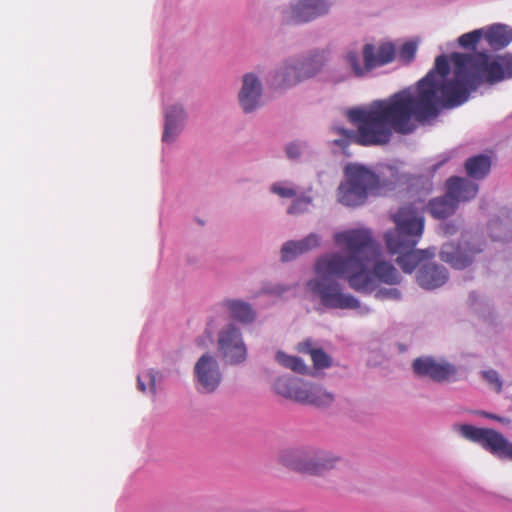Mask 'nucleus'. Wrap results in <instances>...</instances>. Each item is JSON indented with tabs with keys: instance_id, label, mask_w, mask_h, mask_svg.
<instances>
[{
	"instance_id": "f257e3e1",
	"label": "nucleus",
	"mask_w": 512,
	"mask_h": 512,
	"mask_svg": "<svg viewBox=\"0 0 512 512\" xmlns=\"http://www.w3.org/2000/svg\"><path fill=\"white\" fill-rule=\"evenodd\" d=\"M449 58L453 66L451 79L447 78L450 72L447 56H437L434 68L415 89H404L366 107L350 109L347 117L356 131L334 127L338 138L333 143L343 150L352 143L387 145L394 132L402 135L413 132L415 122L436 117L441 108L462 105L483 83L496 84L512 78V53L492 58L484 52H454Z\"/></svg>"
},
{
	"instance_id": "f03ea898",
	"label": "nucleus",
	"mask_w": 512,
	"mask_h": 512,
	"mask_svg": "<svg viewBox=\"0 0 512 512\" xmlns=\"http://www.w3.org/2000/svg\"><path fill=\"white\" fill-rule=\"evenodd\" d=\"M336 245L349 252L345 257L333 253L318 259L316 278L307 282V288L323 306L331 309H356L359 301L343 293L337 277L345 276L349 286L358 292L372 289L374 277L386 284H398L400 275L389 262L379 261L380 246L367 229H351L335 233Z\"/></svg>"
},
{
	"instance_id": "7ed1b4c3",
	"label": "nucleus",
	"mask_w": 512,
	"mask_h": 512,
	"mask_svg": "<svg viewBox=\"0 0 512 512\" xmlns=\"http://www.w3.org/2000/svg\"><path fill=\"white\" fill-rule=\"evenodd\" d=\"M424 202L404 205L392 215L395 228L385 233L384 239L390 254H398L397 264L404 273H412L417 266L433 257L428 250H416L424 231Z\"/></svg>"
},
{
	"instance_id": "20e7f679",
	"label": "nucleus",
	"mask_w": 512,
	"mask_h": 512,
	"mask_svg": "<svg viewBox=\"0 0 512 512\" xmlns=\"http://www.w3.org/2000/svg\"><path fill=\"white\" fill-rule=\"evenodd\" d=\"M369 193L381 194L382 186L377 175L361 165L345 168V181L338 187V200L346 206L363 204Z\"/></svg>"
},
{
	"instance_id": "39448f33",
	"label": "nucleus",
	"mask_w": 512,
	"mask_h": 512,
	"mask_svg": "<svg viewBox=\"0 0 512 512\" xmlns=\"http://www.w3.org/2000/svg\"><path fill=\"white\" fill-rule=\"evenodd\" d=\"M280 460L292 470L317 476L336 468L341 461L331 452L314 448L287 450Z\"/></svg>"
},
{
	"instance_id": "423d86ee",
	"label": "nucleus",
	"mask_w": 512,
	"mask_h": 512,
	"mask_svg": "<svg viewBox=\"0 0 512 512\" xmlns=\"http://www.w3.org/2000/svg\"><path fill=\"white\" fill-rule=\"evenodd\" d=\"M447 192L443 197L429 202V211L434 218L444 219L454 213L459 201H468L478 192V185L461 177H451L446 182Z\"/></svg>"
},
{
	"instance_id": "0eeeda50",
	"label": "nucleus",
	"mask_w": 512,
	"mask_h": 512,
	"mask_svg": "<svg viewBox=\"0 0 512 512\" xmlns=\"http://www.w3.org/2000/svg\"><path fill=\"white\" fill-rule=\"evenodd\" d=\"M458 431L464 438L480 444L493 455L512 460V443L500 432L489 428H478L469 424L459 425Z\"/></svg>"
},
{
	"instance_id": "6e6552de",
	"label": "nucleus",
	"mask_w": 512,
	"mask_h": 512,
	"mask_svg": "<svg viewBox=\"0 0 512 512\" xmlns=\"http://www.w3.org/2000/svg\"><path fill=\"white\" fill-rule=\"evenodd\" d=\"M327 60L328 52L326 50H315L301 62L297 61L302 75L295 76L293 79H287L286 74L288 73V70L297 69L296 65H287L281 71L276 72L274 77L275 84L280 88H287L296 85L300 81L313 77L318 73Z\"/></svg>"
},
{
	"instance_id": "1a4fd4ad",
	"label": "nucleus",
	"mask_w": 512,
	"mask_h": 512,
	"mask_svg": "<svg viewBox=\"0 0 512 512\" xmlns=\"http://www.w3.org/2000/svg\"><path fill=\"white\" fill-rule=\"evenodd\" d=\"M328 10L325 0H294L283 10L282 18L287 25H298L313 21Z\"/></svg>"
},
{
	"instance_id": "9d476101",
	"label": "nucleus",
	"mask_w": 512,
	"mask_h": 512,
	"mask_svg": "<svg viewBox=\"0 0 512 512\" xmlns=\"http://www.w3.org/2000/svg\"><path fill=\"white\" fill-rule=\"evenodd\" d=\"M413 372L419 377H428L434 382L442 383L455 380L457 368L444 359L431 356L416 358L412 363Z\"/></svg>"
},
{
	"instance_id": "9b49d317",
	"label": "nucleus",
	"mask_w": 512,
	"mask_h": 512,
	"mask_svg": "<svg viewBox=\"0 0 512 512\" xmlns=\"http://www.w3.org/2000/svg\"><path fill=\"white\" fill-rule=\"evenodd\" d=\"M218 350L223 360L229 364H238L246 359V347L235 325L229 324L219 332Z\"/></svg>"
},
{
	"instance_id": "f8f14e48",
	"label": "nucleus",
	"mask_w": 512,
	"mask_h": 512,
	"mask_svg": "<svg viewBox=\"0 0 512 512\" xmlns=\"http://www.w3.org/2000/svg\"><path fill=\"white\" fill-rule=\"evenodd\" d=\"M483 250V245L477 241L458 245L446 243L442 246L440 257L452 268L461 270L470 266Z\"/></svg>"
},
{
	"instance_id": "ddd939ff",
	"label": "nucleus",
	"mask_w": 512,
	"mask_h": 512,
	"mask_svg": "<svg viewBox=\"0 0 512 512\" xmlns=\"http://www.w3.org/2000/svg\"><path fill=\"white\" fill-rule=\"evenodd\" d=\"M194 375L198 388L202 392L212 393L220 385L222 374L215 357L209 354L202 355L194 366Z\"/></svg>"
},
{
	"instance_id": "4468645a",
	"label": "nucleus",
	"mask_w": 512,
	"mask_h": 512,
	"mask_svg": "<svg viewBox=\"0 0 512 512\" xmlns=\"http://www.w3.org/2000/svg\"><path fill=\"white\" fill-rule=\"evenodd\" d=\"M262 95V85L260 80L252 73L243 77V85L239 92V102L246 113L255 110L260 103Z\"/></svg>"
},
{
	"instance_id": "2eb2a0df",
	"label": "nucleus",
	"mask_w": 512,
	"mask_h": 512,
	"mask_svg": "<svg viewBox=\"0 0 512 512\" xmlns=\"http://www.w3.org/2000/svg\"><path fill=\"white\" fill-rule=\"evenodd\" d=\"M416 279L422 288L433 290L447 282L448 272L443 266L427 262L419 268Z\"/></svg>"
},
{
	"instance_id": "dca6fc26",
	"label": "nucleus",
	"mask_w": 512,
	"mask_h": 512,
	"mask_svg": "<svg viewBox=\"0 0 512 512\" xmlns=\"http://www.w3.org/2000/svg\"><path fill=\"white\" fill-rule=\"evenodd\" d=\"M362 54L366 58V67L374 69L394 60L395 47L391 43H385L376 50L372 44H366L363 47Z\"/></svg>"
},
{
	"instance_id": "f3484780",
	"label": "nucleus",
	"mask_w": 512,
	"mask_h": 512,
	"mask_svg": "<svg viewBox=\"0 0 512 512\" xmlns=\"http://www.w3.org/2000/svg\"><path fill=\"white\" fill-rule=\"evenodd\" d=\"M299 394L304 399H297V402L311 404L314 406H328L334 401V395L325 390L322 386L303 381Z\"/></svg>"
},
{
	"instance_id": "a211bd4d",
	"label": "nucleus",
	"mask_w": 512,
	"mask_h": 512,
	"mask_svg": "<svg viewBox=\"0 0 512 512\" xmlns=\"http://www.w3.org/2000/svg\"><path fill=\"white\" fill-rule=\"evenodd\" d=\"M320 245V238L318 235L312 233L299 241H288L281 248V259L285 262L290 261L306 253Z\"/></svg>"
},
{
	"instance_id": "6ab92c4d",
	"label": "nucleus",
	"mask_w": 512,
	"mask_h": 512,
	"mask_svg": "<svg viewBox=\"0 0 512 512\" xmlns=\"http://www.w3.org/2000/svg\"><path fill=\"white\" fill-rule=\"evenodd\" d=\"M320 245V238L318 235L312 233L299 241H288L281 248V259L285 262L290 261L306 253Z\"/></svg>"
},
{
	"instance_id": "aec40b11",
	"label": "nucleus",
	"mask_w": 512,
	"mask_h": 512,
	"mask_svg": "<svg viewBox=\"0 0 512 512\" xmlns=\"http://www.w3.org/2000/svg\"><path fill=\"white\" fill-rule=\"evenodd\" d=\"M484 37L493 49H503L512 42V28L505 24H493L486 29Z\"/></svg>"
},
{
	"instance_id": "412c9836",
	"label": "nucleus",
	"mask_w": 512,
	"mask_h": 512,
	"mask_svg": "<svg viewBox=\"0 0 512 512\" xmlns=\"http://www.w3.org/2000/svg\"><path fill=\"white\" fill-rule=\"evenodd\" d=\"M185 119V112L182 107L174 105L165 113V128L162 136L164 142L171 141L178 133L179 127Z\"/></svg>"
},
{
	"instance_id": "4be33fe9",
	"label": "nucleus",
	"mask_w": 512,
	"mask_h": 512,
	"mask_svg": "<svg viewBox=\"0 0 512 512\" xmlns=\"http://www.w3.org/2000/svg\"><path fill=\"white\" fill-rule=\"evenodd\" d=\"M302 384L303 381L301 379L282 376L275 380L273 389L278 395L297 402V399H304L299 394Z\"/></svg>"
},
{
	"instance_id": "5701e85b",
	"label": "nucleus",
	"mask_w": 512,
	"mask_h": 512,
	"mask_svg": "<svg viewBox=\"0 0 512 512\" xmlns=\"http://www.w3.org/2000/svg\"><path fill=\"white\" fill-rule=\"evenodd\" d=\"M223 305L228 309L231 316L239 322L251 323L255 319V312L251 305L241 300H226Z\"/></svg>"
},
{
	"instance_id": "b1692460",
	"label": "nucleus",
	"mask_w": 512,
	"mask_h": 512,
	"mask_svg": "<svg viewBox=\"0 0 512 512\" xmlns=\"http://www.w3.org/2000/svg\"><path fill=\"white\" fill-rule=\"evenodd\" d=\"M491 168L490 157L477 155L470 157L465 162L467 174L474 179H483L488 175Z\"/></svg>"
},
{
	"instance_id": "393cba45",
	"label": "nucleus",
	"mask_w": 512,
	"mask_h": 512,
	"mask_svg": "<svg viewBox=\"0 0 512 512\" xmlns=\"http://www.w3.org/2000/svg\"><path fill=\"white\" fill-rule=\"evenodd\" d=\"M363 60L364 63L361 64L360 56L355 51H348L343 57V62L348 70L342 79L348 78L351 75L362 77L370 72L373 68H367L366 58L363 57Z\"/></svg>"
},
{
	"instance_id": "a878e982",
	"label": "nucleus",
	"mask_w": 512,
	"mask_h": 512,
	"mask_svg": "<svg viewBox=\"0 0 512 512\" xmlns=\"http://www.w3.org/2000/svg\"><path fill=\"white\" fill-rule=\"evenodd\" d=\"M301 351L311 356L313 365L317 369L328 368L331 365V358L320 348H312L311 343H303Z\"/></svg>"
},
{
	"instance_id": "bb28decb",
	"label": "nucleus",
	"mask_w": 512,
	"mask_h": 512,
	"mask_svg": "<svg viewBox=\"0 0 512 512\" xmlns=\"http://www.w3.org/2000/svg\"><path fill=\"white\" fill-rule=\"evenodd\" d=\"M277 362L285 368L291 369L297 373H304L306 371V365L299 357L287 355L281 351L276 354Z\"/></svg>"
},
{
	"instance_id": "cd10ccee",
	"label": "nucleus",
	"mask_w": 512,
	"mask_h": 512,
	"mask_svg": "<svg viewBox=\"0 0 512 512\" xmlns=\"http://www.w3.org/2000/svg\"><path fill=\"white\" fill-rule=\"evenodd\" d=\"M482 36L481 30H474L461 35L458 38V44L463 48H475Z\"/></svg>"
},
{
	"instance_id": "c85d7f7f",
	"label": "nucleus",
	"mask_w": 512,
	"mask_h": 512,
	"mask_svg": "<svg viewBox=\"0 0 512 512\" xmlns=\"http://www.w3.org/2000/svg\"><path fill=\"white\" fill-rule=\"evenodd\" d=\"M311 202V197H299L293 201V203L290 205L287 211L289 214L302 213L308 209V206L311 204Z\"/></svg>"
},
{
	"instance_id": "c756f323",
	"label": "nucleus",
	"mask_w": 512,
	"mask_h": 512,
	"mask_svg": "<svg viewBox=\"0 0 512 512\" xmlns=\"http://www.w3.org/2000/svg\"><path fill=\"white\" fill-rule=\"evenodd\" d=\"M417 50V45L414 42H406L404 43L399 50V57L406 61L410 62L413 60Z\"/></svg>"
},
{
	"instance_id": "7c9ffc66",
	"label": "nucleus",
	"mask_w": 512,
	"mask_h": 512,
	"mask_svg": "<svg viewBox=\"0 0 512 512\" xmlns=\"http://www.w3.org/2000/svg\"><path fill=\"white\" fill-rule=\"evenodd\" d=\"M482 376L497 392L501 391L502 382L495 370L483 371Z\"/></svg>"
},
{
	"instance_id": "2f4dec72",
	"label": "nucleus",
	"mask_w": 512,
	"mask_h": 512,
	"mask_svg": "<svg viewBox=\"0 0 512 512\" xmlns=\"http://www.w3.org/2000/svg\"><path fill=\"white\" fill-rule=\"evenodd\" d=\"M376 297L379 299H395L398 300L401 297V293L397 288L381 289L376 293Z\"/></svg>"
},
{
	"instance_id": "473e14b6",
	"label": "nucleus",
	"mask_w": 512,
	"mask_h": 512,
	"mask_svg": "<svg viewBox=\"0 0 512 512\" xmlns=\"http://www.w3.org/2000/svg\"><path fill=\"white\" fill-rule=\"evenodd\" d=\"M271 191L283 198H290L296 195V191L294 189L282 187L278 184L272 185Z\"/></svg>"
},
{
	"instance_id": "72a5a7b5",
	"label": "nucleus",
	"mask_w": 512,
	"mask_h": 512,
	"mask_svg": "<svg viewBox=\"0 0 512 512\" xmlns=\"http://www.w3.org/2000/svg\"><path fill=\"white\" fill-rule=\"evenodd\" d=\"M286 154L290 159H297L301 154V146L297 143H291L286 147Z\"/></svg>"
},
{
	"instance_id": "f704fd0d",
	"label": "nucleus",
	"mask_w": 512,
	"mask_h": 512,
	"mask_svg": "<svg viewBox=\"0 0 512 512\" xmlns=\"http://www.w3.org/2000/svg\"><path fill=\"white\" fill-rule=\"evenodd\" d=\"M287 65H296L297 66V69L296 70H288V73L286 74V78L287 79H293L295 76H298V75H302V72L300 71V68L297 64V62H293V63H286L281 69L280 71ZM279 72V70L277 71Z\"/></svg>"
},
{
	"instance_id": "c9c22d12",
	"label": "nucleus",
	"mask_w": 512,
	"mask_h": 512,
	"mask_svg": "<svg viewBox=\"0 0 512 512\" xmlns=\"http://www.w3.org/2000/svg\"><path fill=\"white\" fill-rule=\"evenodd\" d=\"M286 289L283 287H271V288H265V293L268 294H274V295H282Z\"/></svg>"
},
{
	"instance_id": "e433bc0d",
	"label": "nucleus",
	"mask_w": 512,
	"mask_h": 512,
	"mask_svg": "<svg viewBox=\"0 0 512 512\" xmlns=\"http://www.w3.org/2000/svg\"><path fill=\"white\" fill-rule=\"evenodd\" d=\"M484 416L487 417V418H490V419H495L501 423H509V420L508 419H505V418H501V417H498L496 415H493V414H489V413H484Z\"/></svg>"
},
{
	"instance_id": "4c0bfd02",
	"label": "nucleus",
	"mask_w": 512,
	"mask_h": 512,
	"mask_svg": "<svg viewBox=\"0 0 512 512\" xmlns=\"http://www.w3.org/2000/svg\"><path fill=\"white\" fill-rule=\"evenodd\" d=\"M137 385H138V389H139L141 392H145V391H146L145 384H144V382L141 380V377H140V376H138V379H137Z\"/></svg>"
},
{
	"instance_id": "58836bf2",
	"label": "nucleus",
	"mask_w": 512,
	"mask_h": 512,
	"mask_svg": "<svg viewBox=\"0 0 512 512\" xmlns=\"http://www.w3.org/2000/svg\"><path fill=\"white\" fill-rule=\"evenodd\" d=\"M149 378H150V387H151V390H152L153 392H155V389H156L155 377H154V375L149 374Z\"/></svg>"
}]
</instances>
